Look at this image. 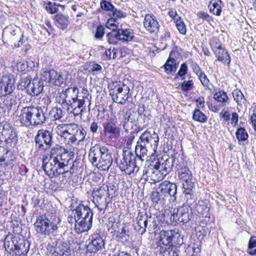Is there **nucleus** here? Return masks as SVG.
<instances>
[{
    "instance_id": "1",
    "label": "nucleus",
    "mask_w": 256,
    "mask_h": 256,
    "mask_svg": "<svg viewBox=\"0 0 256 256\" xmlns=\"http://www.w3.org/2000/svg\"><path fill=\"white\" fill-rule=\"evenodd\" d=\"M91 96L86 90L80 94L76 87L68 88L60 94L59 102L66 107L68 112L76 116H82L87 110L90 111Z\"/></svg>"
},
{
    "instance_id": "2",
    "label": "nucleus",
    "mask_w": 256,
    "mask_h": 256,
    "mask_svg": "<svg viewBox=\"0 0 256 256\" xmlns=\"http://www.w3.org/2000/svg\"><path fill=\"white\" fill-rule=\"evenodd\" d=\"M158 142V134L154 130H146L138 138L134 152L140 158H147L156 153Z\"/></svg>"
},
{
    "instance_id": "3",
    "label": "nucleus",
    "mask_w": 256,
    "mask_h": 256,
    "mask_svg": "<svg viewBox=\"0 0 256 256\" xmlns=\"http://www.w3.org/2000/svg\"><path fill=\"white\" fill-rule=\"evenodd\" d=\"M89 160L92 166L102 171L108 170L113 162L110 150L100 144H95L90 148Z\"/></svg>"
},
{
    "instance_id": "4",
    "label": "nucleus",
    "mask_w": 256,
    "mask_h": 256,
    "mask_svg": "<svg viewBox=\"0 0 256 256\" xmlns=\"http://www.w3.org/2000/svg\"><path fill=\"white\" fill-rule=\"evenodd\" d=\"M19 120L23 126H36L46 122V116L41 106L30 105L20 110Z\"/></svg>"
},
{
    "instance_id": "5",
    "label": "nucleus",
    "mask_w": 256,
    "mask_h": 256,
    "mask_svg": "<svg viewBox=\"0 0 256 256\" xmlns=\"http://www.w3.org/2000/svg\"><path fill=\"white\" fill-rule=\"evenodd\" d=\"M122 158L120 160L119 168L122 171L130 175L138 172L140 168L138 163L142 162L146 158H140L135 153L133 154L128 148H124L122 150Z\"/></svg>"
},
{
    "instance_id": "6",
    "label": "nucleus",
    "mask_w": 256,
    "mask_h": 256,
    "mask_svg": "<svg viewBox=\"0 0 256 256\" xmlns=\"http://www.w3.org/2000/svg\"><path fill=\"white\" fill-rule=\"evenodd\" d=\"M70 164V162L58 160V158H55L44 156L42 168L50 178L58 177L61 174H64V176H66L68 172L66 171V168Z\"/></svg>"
},
{
    "instance_id": "7",
    "label": "nucleus",
    "mask_w": 256,
    "mask_h": 256,
    "mask_svg": "<svg viewBox=\"0 0 256 256\" xmlns=\"http://www.w3.org/2000/svg\"><path fill=\"white\" fill-rule=\"evenodd\" d=\"M76 214L80 222L75 224V230L78 234H82L89 230L92 226L93 212L88 206L80 204L76 208Z\"/></svg>"
},
{
    "instance_id": "8",
    "label": "nucleus",
    "mask_w": 256,
    "mask_h": 256,
    "mask_svg": "<svg viewBox=\"0 0 256 256\" xmlns=\"http://www.w3.org/2000/svg\"><path fill=\"white\" fill-rule=\"evenodd\" d=\"M60 220L58 217L48 216L45 214L40 216L36 218L34 227L38 234L48 235L58 230V224Z\"/></svg>"
},
{
    "instance_id": "9",
    "label": "nucleus",
    "mask_w": 256,
    "mask_h": 256,
    "mask_svg": "<svg viewBox=\"0 0 256 256\" xmlns=\"http://www.w3.org/2000/svg\"><path fill=\"white\" fill-rule=\"evenodd\" d=\"M26 244L24 238L19 236H7L4 241V248L10 256H20L26 254L28 251V246H26Z\"/></svg>"
},
{
    "instance_id": "10",
    "label": "nucleus",
    "mask_w": 256,
    "mask_h": 256,
    "mask_svg": "<svg viewBox=\"0 0 256 256\" xmlns=\"http://www.w3.org/2000/svg\"><path fill=\"white\" fill-rule=\"evenodd\" d=\"M134 226L135 230L140 234H144L146 229L150 232H154L158 226L156 218L152 216L150 213L146 212L144 214H142L141 212H138Z\"/></svg>"
},
{
    "instance_id": "11",
    "label": "nucleus",
    "mask_w": 256,
    "mask_h": 256,
    "mask_svg": "<svg viewBox=\"0 0 256 256\" xmlns=\"http://www.w3.org/2000/svg\"><path fill=\"white\" fill-rule=\"evenodd\" d=\"M0 134L4 138V142L8 148H15L18 143V134L15 128L12 125L5 122L0 126Z\"/></svg>"
},
{
    "instance_id": "12",
    "label": "nucleus",
    "mask_w": 256,
    "mask_h": 256,
    "mask_svg": "<svg viewBox=\"0 0 256 256\" xmlns=\"http://www.w3.org/2000/svg\"><path fill=\"white\" fill-rule=\"evenodd\" d=\"M106 186H100L92 191L93 202L98 210L100 212H105V210L110 202V198H108L106 191Z\"/></svg>"
},
{
    "instance_id": "13",
    "label": "nucleus",
    "mask_w": 256,
    "mask_h": 256,
    "mask_svg": "<svg viewBox=\"0 0 256 256\" xmlns=\"http://www.w3.org/2000/svg\"><path fill=\"white\" fill-rule=\"evenodd\" d=\"M142 176L150 184L159 182L164 178L156 163L154 164H150L147 167H144Z\"/></svg>"
},
{
    "instance_id": "14",
    "label": "nucleus",
    "mask_w": 256,
    "mask_h": 256,
    "mask_svg": "<svg viewBox=\"0 0 256 256\" xmlns=\"http://www.w3.org/2000/svg\"><path fill=\"white\" fill-rule=\"evenodd\" d=\"M129 92L128 86L122 84L118 86H115L114 88L110 92V95L114 102L124 104L128 98Z\"/></svg>"
},
{
    "instance_id": "15",
    "label": "nucleus",
    "mask_w": 256,
    "mask_h": 256,
    "mask_svg": "<svg viewBox=\"0 0 256 256\" xmlns=\"http://www.w3.org/2000/svg\"><path fill=\"white\" fill-rule=\"evenodd\" d=\"M178 174L180 180L182 182L183 188L194 186V182L192 181V174L188 168L182 164L176 166Z\"/></svg>"
},
{
    "instance_id": "16",
    "label": "nucleus",
    "mask_w": 256,
    "mask_h": 256,
    "mask_svg": "<svg viewBox=\"0 0 256 256\" xmlns=\"http://www.w3.org/2000/svg\"><path fill=\"white\" fill-rule=\"evenodd\" d=\"M174 214H176L177 221L182 224L188 222L193 216L192 208L188 205H182L174 208Z\"/></svg>"
},
{
    "instance_id": "17",
    "label": "nucleus",
    "mask_w": 256,
    "mask_h": 256,
    "mask_svg": "<svg viewBox=\"0 0 256 256\" xmlns=\"http://www.w3.org/2000/svg\"><path fill=\"white\" fill-rule=\"evenodd\" d=\"M15 80L12 75L2 76L0 82V97L12 94L15 89Z\"/></svg>"
},
{
    "instance_id": "18",
    "label": "nucleus",
    "mask_w": 256,
    "mask_h": 256,
    "mask_svg": "<svg viewBox=\"0 0 256 256\" xmlns=\"http://www.w3.org/2000/svg\"><path fill=\"white\" fill-rule=\"evenodd\" d=\"M72 156L73 155L70 154L64 147L56 144L51 148L48 158H58V160L61 161L70 162L71 156Z\"/></svg>"
},
{
    "instance_id": "19",
    "label": "nucleus",
    "mask_w": 256,
    "mask_h": 256,
    "mask_svg": "<svg viewBox=\"0 0 256 256\" xmlns=\"http://www.w3.org/2000/svg\"><path fill=\"white\" fill-rule=\"evenodd\" d=\"M87 246V250L90 253H96L104 248V241L99 234H92Z\"/></svg>"
},
{
    "instance_id": "20",
    "label": "nucleus",
    "mask_w": 256,
    "mask_h": 256,
    "mask_svg": "<svg viewBox=\"0 0 256 256\" xmlns=\"http://www.w3.org/2000/svg\"><path fill=\"white\" fill-rule=\"evenodd\" d=\"M158 189L164 196H170L173 200H176L177 186L176 184L164 181L160 184Z\"/></svg>"
},
{
    "instance_id": "21",
    "label": "nucleus",
    "mask_w": 256,
    "mask_h": 256,
    "mask_svg": "<svg viewBox=\"0 0 256 256\" xmlns=\"http://www.w3.org/2000/svg\"><path fill=\"white\" fill-rule=\"evenodd\" d=\"M144 26L146 30L151 34H156L159 32L160 24L156 16L152 14L146 15Z\"/></svg>"
},
{
    "instance_id": "22",
    "label": "nucleus",
    "mask_w": 256,
    "mask_h": 256,
    "mask_svg": "<svg viewBox=\"0 0 256 256\" xmlns=\"http://www.w3.org/2000/svg\"><path fill=\"white\" fill-rule=\"evenodd\" d=\"M102 125L105 137L110 140H116L119 138L120 132L114 122H106Z\"/></svg>"
},
{
    "instance_id": "23",
    "label": "nucleus",
    "mask_w": 256,
    "mask_h": 256,
    "mask_svg": "<svg viewBox=\"0 0 256 256\" xmlns=\"http://www.w3.org/2000/svg\"><path fill=\"white\" fill-rule=\"evenodd\" d=\"M175 159L173 158H167L162 162L160 161L156 162L160 172H162L164 177L167 176L172 170L174 166Z\"/></svg>"
},
{
    "instance_id": "24",
    "label": "nucleus",
    "mask_w": 256,
    "mask_h": 256,
    "mask_svg": "<svg viewBox=\"0 0 256 256\" xmlns=\"http://www.w3.org/2000/svg\"><path fill=\"white\" fill-rule=\"evenodd\" d=\"M71 254L70 248L69 244L64 242H58L53 252L52 256H69Z\"/></svg>"
},
{
    "instance_id": "25",
    "label": "nucleus",
    "mask_w": 256,
    "mask_h": 256,
    "mask_svg": "<svg viewBox=\"0 0 256 256\" xmlns=\"http://www.w3.org/2000/svg\"><path fill=\"white\" fill-rule=\"evenodd\" d=\"M44 86H46L41 78L34 79L30 88L28 94L32 96H38L42 92Z\"/></svg>"
},
{
    "instance_id": "26",
    "label": "nucleus",
    "mask_w": 256,
    "mask_h": 256,
    "mask_svg": "<svg viewBox=\"0 0 256 256\" xmlns=\"http://www.w3.org/2000/svg\"><path fill=\"white\" fill-rule=\"evenodd\" d=\"M174 55L175 52L172 50L164 66L165 72L168 74H173L177 70L176 60L173 58L175 56Z\"/></svg>"
},
{
    "instance_id": "27",
    "label": "nucleus",
    "mask_w": 256,
    "mask_h": 256,
    "mask_svg": "<svg viewBox=\"0 0 256 256\" xmlns=\"http://www.w3.org/2000/svg\"><path fill=\"white\" fill-rule=\"evenodd\" d=\"M218 60L224 64H227L228 66L230 63V57L226 48H222L219 50H216L214 52Z\"/></svg>"
},
{
    "instance_id": "28",
    "label": "nucleus",
    "mask_w": 256,
    "mask_h": 256,
    "mask_svg": "<svg viewBox=\"0 0 256 256\" xmlns=\"http://www.w3.org/2000/svg\"><path fill=\"white\" fill-rule=\"evenodd\" d=\"M106 38L109 44L116 45L118 44V40L122 42L119 28H112L110 32L106 34Z\"/></svg>"
},
{
    "instance_id": "29",
    "label": "nucleus",
    "mask_w": 256,
    "mask_h": 256,
    "mask_svg": "<svg viewBox=\"0 0 256 256\" xmlns=\"http://www.w3.org/2000/svg\"><path fill=\"white\" fill-rule=\"evenodd\" d=\"M172 230H162L159 233V240L160 244H162L164 246H170L172 244Z\"/></svg>"
},
{
    "instance_id": "30",
    "label": "nucleus",
    "mask_w": 256,
    "mask_h": 256,
    "mask_svg": "<svg viewBox=\"0 0 256 256\" xmlns=\"http://www.w3.org/2000/svg\"><path fill=\"white\" fill-rule=\"evenodd\" d=\"M72 128L76 142H78V143L79 144L80 142H83L86 134V130L81 126L76 124H72Z\"/></svg>"
},
{
    "instance_id": "31",
    "label": "nucleus",
    "mask_w": 256,
    "mask_h": 256,
    "mask_svg": "<svg viewBox=\"0 0 256 256\" xmlns=\"http://www.w3.org/2000/svg\"><path fill=\"white\" fill-rule=\"evenodd\" d=\"M56 76V70H46L42 72L40 78L44 82L46 86L48 83L50 86H51L52 82L54 80V78Z\"/></svg>"
},
{
    "instance_id": "32",
    "label": "nucleus",
    "mask_w": 256,
    "mask_h": 256,
    "mask_svg": "<svg viewBox=\"0 0 256 256\" xmlns=\"http://www.w3.org/2000/svg\"><path fill=\"white\" fill-rule=\"evenodd\" d=\"M172 244L170 246L178 247L183 243V238L181 236L180 230L178 229L172 230Z\"/></svg>"
},
{
    "instance_id": "33",
    "label": "nucleus",
    "mask_w": 256,
    "mask_h": 256,
    "mask_svg": "<svg viewBox=\"0 0 256 256\" xmlns=\"http://www.w3.org/2000/svg\"><path fill=\"white\" fill-rule=\"evenodd\" d=\"M41 132L44 138V143L46 146L45 148H50L54 144L53 140V134L52 131L41 129Z\"/></svg>"
},
{
    "instance_id": "34",
    "label": "nucleus",
    "mask_w": 256,
    "mask_h": 256,
    "mask_svg": "<svg viewBox=\"0 0 256 256\" xmlns=\"http://www.w3.org/2000/svg\"><path fill=\"white\" fill-rule=\"evenodd\" d=\"M119 30L121 35L122 42H128L134 40V36L132 30L122 28H119Z\"/></svg>"
},
{
    "instance_id": "35",
    "label": "nucleus",
    "mask_w": 256,
    "mask_h": 256,
    "mask_svg": "<svg viewBox=\"0 0 256 256\" xmlns=\"http://www.w3.org/2000/svg\"><path fill=\"white\" fill-rule=\"evenodd\" d=\"M84 69L88 73L96 74L98 72H100L102 68L100 65L94 62H91L84 65Z\"/></svg>"
},
{
    "instance_id": "36",
    "label": "nucleus",
    "mask_w": 256,
    "mask_h": 256,
    "mask_svg": "<svg viewBox=\"0 0 256 256\" xmlns=\"http://www.w3.org/2000/svg\"><path fill=\"white\" fill-rule=\"evenodd\" d=\"M68 17L62 14H57L56 24L60 29L64 30L69 24Z\"/></svg>"
},
{
    "instance_id": "37",
    "label": "nucleus",
    "mask_w": 256,
    "mask_h": 256,
    "mask_svg": "<svg viewBox=\"0 0 256 256\" xmlns=\"http://www.w3.org/2000/svg\"><path fill=\"white\" fill-rule=\"evenodd\" d=\"M214 98L220 103H222L223 106H226V103L229 104V98L226 93L223 90H218L214 96Z\"/></svg>"
},
{
    "instance_id": "38",
    "label": "nucleus",
    "mask_w": 256,
    "mask_h": 256,
    "mask_svg": "<svg viewBox=\"0 0 256 256\" xmlns=\"http://www.w3.org/2000/svg\"><path fill=\"white\" fill-rule=\"evenodd\" d=\"M176 214H174V209L172 212L170 210H165L164 214V220L168 224H178L179 222L177 221V217H176Z\"/></svg>"
},
{
    "instance_id": "39",
    "label": "nucleus",
    "mask_w": 256,
    "mask_h": 256,
    "mask_svg": "<svg viewBox=\"0 0 256 256\" xmlns=\"http://www.w3.org/2000/svg\"><path fill=\"white\" fill-rule=\"evenodd\" d=\"M192 118L200 123H205L208 120L207 116L200 108H196L192 112Z\"/></svg>"
},
{
    "instance_id": "40",
    "label": "nucleus",
    "mask_w": 256,
    "mask_h": 256,
    "mask_svg": "<svg viewBox=\"0 0 256 256\" xmlns=\"http://www.w3.org/2000/svg\"><path fill=\"white\" fill-rule=\"evenodd\" d=\"M194 186H191L190 187L183 188L184 189V193L186 198V205L190 206L192 204L193 202L194 201V194L193 188Z\"/></svg>"
},
{
    "instance_id": "41",
    "label": "nucleus",
    "mask_w": 256,
    "mask_h": 256,
    "mask_svg": "<svg viewBox=\"0 0 256 256\" xmlns=\"http://www.w3.org/2000/svg\"><path fill=\"white\" fill-rule=\"evenodd\" d=\"M44 136H43L41 130H38L37 134L34 137L36 146L38 150H46L44 143Z\"/></svg>"
},
{
    "instance_id": "42",
    "label": "nucleus",
    "mask_w": 256,
    "mask_h": 256,
    "mask_svg": "<svg viewBox=\"0 0 256 256\" xmlns=\"http://www.w3.org/2000/svg\"><path fill=\"white\" fill-rule=\"evenodd\" d=\"M234 100L236 102L238 105L242 106L246 101L242 92L238 89L234 90L232 92Z\"/></svg>"
},
{
    "instance_id": "43",
    "label": "nucleus",
    "mask_w": 256,
    "mask_h": 256,
    "mask_svg": "<svg viewBox=\"0 0 256 256\" xmlns=\"http://www.w3.org/2000/svg\"><path fill=\"white\" fill-rule=\"evenodd\" d=\"M32 82L31 80L27 77L22 78L20 82L18 85V88L22 90H26L28 94Z\"/></svg>"
},
{
    "instance_id": "44",
    "label": "nucleus",
    "mask_w": 256,
    "mask_h": 256,
    "mask_svg": "<svg viewBox=\"0 0 256 256\" xmlns=\"http://www.w3.org/2000/svg\"><path fill=\"white\" fill-rule=\"evenodd\" d=\"M64 112L60 108H54L50 111V114L54 120H60L64 117Z\"/></svg>"
},
{
    "instance_id": "45",
    "label": "nucleus",
    "mask_w": 256,
    "mask_h": 256,
    "mask_svg": "<svg viewBox=\"0 0 256 256\" xmlns=\"http://www.w3.org/2000/svg\"><path fill=\"white\" fill-rule=\"evenodd\" d=\"M102 186H106V191L108 196L110 198V200L113 197H115L117 195V188L112 184H109L108 185Z\"/></svg>"
},
{
    "instance_id": "46",
    "label": "nucleus",
    "mask_w": 256,
    "mask_h": 256,
    "mask_svg": "<svg viewBox=\"0 0 256 256\" xmlns=\"http://www.w3.org/2000/svg\"><path fill=\"white\" fill-rule=\"evenodd\" d=\"M236 135L238 141H244L248 138V134L246 130L243 128H238Z\"/></svg>"
},
{
    "instance_id": "47",
    "label": "nucleus",
    "mask_w": 256,
    "mask_h": 256,
    "mask_svg": "<svg viewBox=\"0 0 256 256\" xmlns=\"http://www.w3.org/2000/svg\"><path fill=\"white\" fill-rule=\"evenodd\" d=\"M100 8L106 12H108L109 14L114 8V5L108 0H101L100 2Z\"/></svg>"
},
{
    "instance_id": "48",
    "label": "nucleus",
    "mask_w": 256,
    "mask_h": 256,
    "mask_svg": "<svg viewBox=\"0 0 256 256\" xmlns=\"http://www.w3.org/2000/svg\"><path fill=\"white\" fill-rule=\"evenodd\" d=\"M73 129L72 124H71L68 130L60 132V133L59 134L61 138L64 139V142L65 144L66 142L69 139L68 138L70 134H73Z\"/></svg>"
},
{
    "instance_id": "49",
    "label": "nucleus",
    "mask_w": 256,
    "mask_h": 256,
    "mask_svg": "<svg viewBox=\"0 0 256 256\" xmlns=\"http://www.w3.org/2000/svg\"><path fill=\"white\" fill-rule=\"evenodd\" d=\"M188 71V66L186 63L184 62L182 63L180 67V68L178 72L176 74L175 79H176L178 78V76L181 77V79L182 80H184V76L187 74Z\"/></svg>"
},
{
    "instance_id": "50",
    "label": "nucleus",
    "mask_w": 256,
    "mask_h": 256,
    "mask_svg": "<svg viewBox=\"0 0 256 256\" xmlns=\"http://www.w3.org/2000/svg\"><path fill=\"white\" fill-rule=\"evenodd\" d=\"M210 43L214 52H215L216 50H219L223 48L220 40L216 37H212L210 40Z\"/></svg>"
},
{
    "instance_id": "51",
    "label": "nucleus",
    "mask_w": 256,
    "mask_h": 256,
    "mask_svg": "<svg viewBox=\"0 0 256 256\" xmlns=\"http://www.w3.org/2000/svg\"><path fill=\"white\" fill-rule=\"evenodd\" d=\"M61 6L55 2H48L46 6V9L50 14H54L58 12V7Z\"/></svg>"
},
{
    "instance_id": "52",
    "label": "nucleus",
    "mask_w": 256,
    "mask_h": 256,
    "mask_svg": "<svg viewBox=\"0 0 256 256\" xmlns=\"http://www.w3.org/2000/svg\"><path fill=\"white\" fill-rule=\"evenodd\" d=\"M64 79L63 76L56 71V76L54 78V80L52 82L51 85L60 86L64 83Z\"/></svg>"
},
{
    "instance_id": "53",
    "label": "nucleus",
    "mask_w": 256,
    "mask_h": 256,
    "mask_svg": "<svg viewBox=\"0 0 256 256\" xmlns=\"http://www.w3.org/2000/svg\"><path fill=\"white\" fill-rule=\"evenodd\" d=\"M202 85L206 88V89L209 88L210 80L204 72L197 76Z\"/></svg>"
},
{
    "instance_id": "54",
    "label": "nucleus",
    "mask_w": 256,
    "mask_h": 256,
    "mask_svg": "<svg viewBox=\"0 0 256 256\" xmlns=\"http://www.w3.org/2000/svg\"><path fill=\"white\" fill-rule=\"evenodd\" d=\"M194 88L192 80H184L181 84V89L184 92H188Z\"/></svg>"
},
{
    "instance_id": "55",
    "label": "nucleus",
    "mask_w": 256,
    "mask_h": 256,
    "mask_svg": "<svg viewBox=\"0 0 256 256\" xmlns=\"http://www.w3.org/2000/svg\"><path fill=\"white\" fill-rule=\"evenodd\" d=\"M72 164V166H70V168H68V166L66 168V171H68L66 174V176L68 175V174H70V175H72L75 173V170H77L78 162L76 160L73 161L72 156H71V161L68 165H70Z\"/></svg>"
},
{
    "instance_id": "56",
    "label": "nucleus",
    "mask_w": 256,
    "mask_h": 256,
    "mask_svg": "<svg viewBox=\"0 0 256 256\" xmlns=\"http://www.w3.org/2000/svg\"><path fill=\"white\" fill-rule=\"evenodd\" d=\"M176 26L179 32L182 34H185L186 33V28L185 24L181 18L175 22Z\"/></svg>"
},
{
    "instance_id": "57",
    "label": "nucleus",
    "mask_w": 256,
    "mask_h": 256,
    "mask_svg": "<svg viewBox=\"0 0 256 256\" xmlns=\"http://www.w3.org/2000/svg\"><path fill=\"white\" fill-rule=\"evenodd\" d=\"M112 17L118 19V18H122L125 17V14L122 10H118L116 8L114 7L111 12L110 13Z\"/></svg>"
},
{
    "instance_id": "58",
    "label": "nucleus",
    "mask_w": 256,
    "mask_h": 256,
    "mask_svg": "<svg viewBox=\"0 0 256 256\" xmlns=\"http://www.w3.org/2000/svg\"><path fill=\"white\" fill-rule=\"evenodd\" d=\"M211 12L216 16H220L221 12V7L217 2H214L212 6L210 8Z\"/></svg>"
},
{
    "instance_id": "59",
    "label": "nucleus",
    "mask_w": 256,
    "mask_h": 256,
    "mask_svg": "<svg viewBox=\"0 0 256 256\" xmlns=\"http://www.w3.org/2000/svg\"><path fill=\"white\" fill-rule=\"evenodd\" d=\"M104 28L101 25H99L96 27L94 38L96 39L101 38L104 35Z\"/></svg>"
},
{
    "instance_id": "60",
    "label": "nucleus",
    "mask_w": 256,
    "mask_h": 256,
    "mask_svg": "<svg viewBox=\"0 0 256 256\" xmlns=\"http://www.w3.org/2000/svg\"><path fill=\"white\" fill-rule=\"evenodd\" d=\"M162 195V194H161L160 190L152 192L151 195L152 202L158 204L160 200Z\"/></svg>"
},
{
    "instance_id": "61",
    "label": "nucleus",
    "mask_w": 256,
    "mask_h": 256,
    "mask_svg": "<svg viewBox=\"0 0 256 256\" xmlns=\"http://www.w3.org/2000/svg\"><path fill=\"white\" fill-rule=\"evenodd\" d=\"M190 68L196 76H198L204 72L202 70V68L200 67L198 64L196 62H194L193 61H192L191 62Z\"/></svg>"
},
{
    "instance_id": "62",
    "label": "nucleus",
    "mask_w": 256,
    "mask_h": 256,
    "mask_svg": "<svg viewBox=\"0 0 256 256\" xmlns=\"http://www.w3.org/2000/svg\"><path fill=\"white\" fill-rule=\"evenodd\" d=\"M198 16L200 18H202L204 20H206L208 22H210L212 20V17L210 16L208 13L204 12H200L197 14Z\"/></svg>"
},
{
    "instance_id": "63",
    "label": "nucleus",
    "mask_w": 256,
    "mask_h": 256,
    "mask_svg": "<svg viewBox=\"0 0 256 256\" xmlns=\"http://www.w3.org/2000/svg\"><path fill=\"white\" fill-rule=\"evenodd\" d=\"M133 114H132L130 112H126L124 116L122 122L133 123V122L135 120L134 118Z\"/></svg>"
},
{
    "instance_id": "64",
    "label": "nucleus",
    "mask_w": 256,
    "mask_h": 256,
    "mask_svg": "<svg viewBox=\"0 0 256 256\" xmlns=\"http://www.w3.org/2000/svg\"><path fill=\"white\" fill-rule=\"evenodd\" d=\"M17 70L18 71L22 72L28 68V64L26 62H20L17 63Z\"/></svg>"
}]
</instances>
